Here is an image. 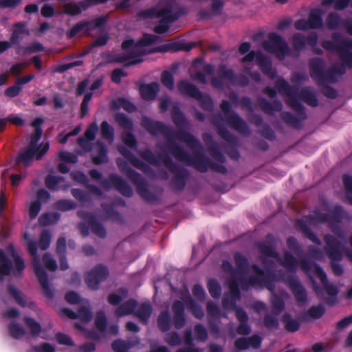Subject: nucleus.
Wrapping results in <instances>:
<instances>
[{
    "instance_id": "nucleus-61",
    "label": "nucleus",
    "mask_w": 352,
    "mask_h": 352,
    "mask_svg": "<svg viewBox=\"0 0 352 352\" xmlns=\"http://www.w3.org/2000/svg\"><path fill=\"white\" fill-rule=\"evenodd\" d=\"M72 178L78 182H85L86 180L85 175L80 172H75L72 174Z\"/></svg>"
},
{
    "instance_id": "nucleus-22",
    "label": "nucleus",
    "mask_w": 352,
    "mask_h": 352,
    "mask_svg": "<svg viewBox=\"0 0 352 352\" xmlns=\"http://www.w3.org/2000/svg\"><path fill=\"white\" fill-rule=\"evenodd\" d=\"M9 331L10 335L16 338H20L25 335V331L14 321L11 322Z\"/></svg>"
},
{
    "instance_id": "nucleus-50",
    "label": "nucleus",
    "mask_w": 352,
    "mask_h": 352,
    "mask_svg": "<svg viewBox=\"0 0 352 352\" xmlns=\"http://www.w3.org/2000/svg\"><path fill=\"white\" fill-rule=\"evenodd\" d=\"M8 120L17 126H21L24 124V121L22 118L18 115H11L8 116Z\"/></svg>"
},
{
    "instance_id": "nucleus-18",
    "label": "nucleus",
    "mask_w": 352,
    "mask_h": 352,
    "mask_svg": "<svg viewBox=\"0 0 352 352\" xmlns=\"http://www.w3.org/2000/svg\"><path fill=\"white\" fill-rule=\"evenodd\" d=\"M179 89L182 93L190 95L192 97H197L199 96L197 89L187 82H181L179 84Z\"/></svg>"
},
{
    "instance_id": "nucleus-40",
    "label": "nucleus",
    "mask_w": 352,
    "mask_h": 352,
    "mask_svg": "<svg viewBox=\"0 0 352 352\" xmlns=\"http://www.w3.org/2000/svg\"><path fill=\"white\" fill-rule=\"evenodd\" d=\"M25 32L24 25L21 23L16 24L14 26L13 34H12V40L13 41L16 40L21 34Z\"/></svg>"
},
{
    "instance_id": "nucleus-2",
    "label": "nucleus",
    "mask_w": 352,
    "mask_h": 352,
    "mask_svg": "<svg viewBox=\"0 0 352 352\" xmlns=\"http://www.w3.org/2000/svg\"><path fill=\"white\" fill-rule=\"evenodd\" d=\"M42 122L43 120L41 118H36L33 121L32 126L35 128V132L30 136L27 148L19 155L18 162L28 165L34 158L40 159L48 151L50 146L47 142H42L38 144L42 135V130L39 126Z\"/></svg>"
},
{
    "instance_id": "nucleus-35",
    "label": "nucleus",
    "mask_w": 352,
    "mask_h": 352,
    "mask_svg": "<svg viewBox=\"0 0 352 352\" xmlns=\"http://www.w3.org/2000/svg\"><path fill=\"white\" fill-rule=\"evenodd\" d=\"M50 243V235L46 232H43L39 242L41 248L43 250L47 249L49 247Z\"/></svg>"
},
{
    "instance_id": "nucleus-9",
    "label": "nucleus",
    "mask_w": 352,
    "mask_h": 352,
    "mask_svg": "<svg viewBox=\"0 0 352 352\" xmlns=\"http://www.w3.org/2000/svg\"><path fill=\"white\" fill-rule=\"evenodd\" d=\"M106 274V269L101 266L89 272L86 276L88 287L92 289H96L98 283L105 278Z\"/></svg>"
},
{
    "instance_id": "nucleus-52",
    "label": "nucleus",
    "mask_w": 352,
    "mask_h": 352,
    "mask_svg": "<svg viewBox=\"0 0 352 352\" xmlns=\"http://www.w3.org/2000/svg\"><path fill=\"white\" fill-rule=\"evenodd\" d=\"M34 352H54L55 350L52 346L49 344H43L38 347L34 349Z\"/></svg>"
},
{
    "instance_id": "nucleus-56",
    "label": "nucleus",
    "mask_w": 352,
    "mask_h": 352,
    "mask_svg": "<svg viewBox=\"0 0 352 352\" xmlns=\"http://www.w3.org/2000/svg\"><path fill=\"white\" fill-rule=\"evenodd\" d=\"M120 105L127 111H133L135 109V107L133 104L126 100L122 99L120 100Z\"/></svg>"
},
{
    "instance_id": "nucleus-38",
    "label": "nucleus",
    "mask_w": 352,
    "mask_h": 352,
    "mask_svg": "<svg viewBox=\"0 0 352 352\" xmlns=\"http://www.w3.org/2000/svg\"><path fill=\"white\" fill-rule=\"evenodd\" d=\"M41 204L38 201L32 203L29 207V214L32 218H34L39 212Z\"/></svg>"
},
{
    "instance_id": "nucleus-3",
    "label": "nucleus",
    "mask_w": 352,
    "mask_h": 352,
    "mask_svg": "<svg viewBox=\"0 0 352 352\" xmlns=\"http://www.w3.org/2000/svg\"><path fill=\"white\" fill-rule=\"evenodd\" d=\"M157 37L153 35H144L143 38L138 43H134L131 39H127L122 43V49L126 54L122 61H126V65H135L143 60L142 56L148 53L154 52L155 49L151 45L156 40Z\"/></svg>"
},
{
    "instance_id": "nucleus-41",
    "label": "nucleus",
    "mask_w": 352,
    "mask_h": 352,
    "mask_svg": "<svg viewBox=\"0 0 352 352\" xmlns=\"http://www.w3.org/2000/svg\"><path fill=\"white\" fill-rule=\"evenodd\" d=\"M118 123L123 127L130 128L131 122L123 114H118L116 117Z\"/></svg>"
},
{
    "instance_id": "nucleus-23",
    "label": "nucleus",
    "mask_w": 352,
    "mask_h": 352,
    "mask_svg": "<svg viewBox=\"0 0 352 352\" xmlns=\"http://www.w3.org/2000/svg\"><path fill=\"white\" fill-rule=\"evenodd\" d=\"M63 182V178L56 177L54 175H49L46 179V185L49 188L56 189L62 187L60 183Z\"/></svg>"
},
{
    "instance_id": "nucleus-30",
    "label": "nucleus",
    "mask_w": 352,
    "mask_h": 352,
    "mask_svg": "<svg viewBox=\"0 0 352 352\" xmlns=\"http://www.w3.org/2000/svg\"><path fill=\"white\" fill-rule=\"evenodd\" d=\"M158 324L162 331H166L169 327L168 314L166 312L162 313L159 316Z\"/></svg>"
},
{
    "instance_id": "nucleus-1",
    "label": "nucleus",
    "mask_w": 352,
    "mask_h": 352,
    "mask_svg": "<svg viewBox=\"0 0 352 352\" xmlns=\"http://www.w3.org/2000/svg\"><path fill=\"white\" fill-rule=\"evenodd\" d=\"M141 16L144 19H155L159 23L155 27L157 33L165 32L169 24L178 17L175 3L170 0H160L155 7L143 11Z\"/></svg>"
},
{
    "instance_id": "nucleus-28",
    "label": "nucleus",
    "mask_w": 352,
    "mask_h": 352,
    "mask_svg": "<svg viewBox=\"0 0 352 352\" xmlns=\"http://www.w3.org/2000/svg\"><path fill=\"white\" fill-rule=\"evenodd\" d=\"M208 290L213 297H218L220 295L221 289L218 283L214 280H210L208 283Z\"/></svg>"
},
{
    "instance_id": "nucleus-8",
    "label": "nucleus",
    "mask_w": 352,
    "mask_h": 352,
    "mask_svg": "<svg viewBox=\"0 0 352 352\" xmlns=\"http://www.w3.org/2000/svg\"><path fill=\"white\" fill-rule=\"evenodd\" d=\"M321 24V12L319 10H314L310 14L309 21L304 19L298 21L295 23V27L298 30H307L319 27Z\"/></svg>"
},
{
    "instance_id": "nucleus-63",
    "label": "nucleus",
    "mask_w": 352,
    "mask_h": 352,
    "mask_svg": "<svg viewBox=\"0 0 352 352\" xmlns=\"http://www.w3.org/2000/svg\"><path fill=\"white\" fill-rule=\"evenodd\" d=\"M34 76L32 74H30V75H28V76H25L23 77H21L17 79L16 82L21 87V85L25 84V83L30 82V80H32L34 78Z\"/></svg>"
},
{
    "instance_id": "nucleus-60",
    "label": "nucleus",
    "mask_w": 352,
    "mask_h": 352,
    "mask_svg": "<svg viewBox=\"0 0 352 352\" xmlns=\"http://www.w3.org/2000/svg\"><path fill=\"white\" fill-rule=\"evenodd\" d=\"M352 323V315L344 318L338 323V328H344Z\"/></svg>"
},
{
    "instance_id": "nucleus-59",
    "label": "nucleus",
    "mask_w": 352,
    "mask_h": 352,
    "mask_svg": "<svg viewBox=\"0 0 352 352\" xmlns=\"http://www.w3.org/2000/svg\"><path fill=\"white\" fill-rule=\"evenodd\" d=\"M80 131V126H76L74 131L71 133H67L64 138H59V142L61 143V144H65L67 140V138L69 137V136H72V135H77Z\"/></svg>"
},
{
    "instance_id": "nucleus-55",
    "label": "nucleus",
    "mask_w": 352,
    "mask_h": 352,
    "mask_svg": "<svg viewBox=\"0 0 352 352\" xmlns=\"http://www.w3.org/2000/svg\"><path fill=\"white\" fill-rule=\"evenodd\" d=\"M27 67L26 63L16 64L12 67L10 73L13 75H18L23 69Z\"/></svg>"
},
{
    "instance_id": "nucleus-44",
    "label": "nucleus",
    "mask_w": 352,
    "mask_h": 352,
    "mask_svg": "<svg viewBox=\"0 0 352 352\" xmlns=\"http://www.w3.org/2000/svg\"><path fill=\"white\" fill-rule=\"evenodd\" d=\"M91 98V94L87 93L85 94L84 100L81 104L82 116H85L87 113V105Z\"/></svg>"
},
{
    "instance_id": "nucleus-34",
    "label": "nucleus",
    "mask_w": 352,
    "mask_h": 352,
    "mask_svg": "<svg viewBox=\"0 0 352 352\" xmlns=\"http://www.w3.org/2000/svg\"><path fill=\"white\" fill-rule=\"evenodd\" d=\"M120 292L121 293V295L111 294L109 296V302L110 304L117 305L126 296V292L125 290H122Z\"/></svg>"
},
{
    "instance_id": "nucleus-25",
    "label": "nucleus",
    "mask_w": 352,
    "mask_h": 352,
    "mask_svg": "<svg viewBox=\"0 0 352 352\" xmlns=\"http://www.w3.org/2000/svg\"><path fill=\"white\" fill-rule=\"evenodd\" d=\"M96 326L100 331H104L106 329L107 320L104 314L102 312H98L96 318Z\"/></svg>"
},
{
    "instance_id": "nucleus-17",
    "label": "nucleus",
    "mask_w": 352,
    "mask_h": 352,
    "mask_svg": "<svg viewBox=\"0 0 352 352\" xmlns=\"http://www.w3.org/2000/svg\"><path fill=\"white\" fill-rule=\"evenodd\" d=\"M11 272L10 262L3 251L0 250V273L2 275L9 274Z\"/></svg>"
},
{
    "instance_id": "nucleus-20",
    "label": "nucleus",
    "mask_w": 352,
    "mask_h": 352,
    "mask_svg": "<svg viewBox=\"0 0 352 352\" xmlns=\"http://www.w3.org/2000/svg\"><path fill=\"white\" fill-rule=\"evenodd\" d=\"M151 313V308L148 304H143L137 311V316L143 321H146Z\"/></svg>"
},
{
    "instance_id": "nucleus-47",
    "label": "nucleus",
    "mask_w": 352,
    "mask_h": 352,
    "mask_svg": "<svg viewBox=\"0 0 352 352\" xmlns=\"http://www.w3.org/2000/svg\"><path fill=\"white\" fill-rule=\"evenodd\" d=\"M195 334H196L197 337L199 340H203L206 339V338L207 336V333H206V329L203 327H201L200 325H197L195 327Z\"/></svg>"
},
{
    "instance_id": "nucleus-49",
    "label": "nucleus",
    "mask_w": 352,
    "mask_h": 352,
    "mask_svg": "<svg viewBox=\"0 0 352 352\" xmlns=\"http://www.w3.org/2000/svg\"><path fill=\"white\" fill-rule=\"evenodd\" d=\"M65 299L69 303L75 304L78 302L80 297L74 292H68L65 296Z\"/></svg>"
},
{
    "instance_id": "nucleus-53",
    "label": "nucleus",
    "mask_w": 352,
    "mask_h": 352,
    "mask_svg": "<svg viewBox=\"0 0 352 352\" xmlns=\"http://www.w3.org/2000/svg\"><path fill=\"white\" fill-rule=\"evenodd\" d=\"M122 139L124 143L129 147H133L135 144L134 137L129 133L123 135Z\"/></svg>"
},
{
    "instance_id": "nucleus-58",
    "label": "nucleus",
    "mask_w": 352,
    "mask_h": 352,
    "mask_svg": "<svg viewBox=\"0 0 352 352\" xmlns=\"http://www.w3.org/2000/svg\"><path fill=\"white\" fill-rule=\"evenodd\" d=\"M166 341L171 345H177L179 344L180 339L177 335L173 333L166 338Z\"/></svg>"
},
{
    "instance_id": "nucleus-16",
    "label": "nucleus",
    "mask_w": 352,
    "mask_h": 352,
    "mask_svg": "<svg viewBox=\"0 0 352 352\" xmlns=\"http://www.w3.org/2000/svg\"><path fill=\"white\" fill-rule=\"evenodd\" d=\"M173 309L175 312V326L176 328H181L184 324V319L182 315L183 305L180 302H177L173 305Z\"/></svg>"
},
{
    "instance_id": "nucleus-54",
    "label": "nucleus",
    "mask_w": 352,
    "mask_h": 352,
    "mask_svg": "<svg viewBox=\"0 0 352 352\" xmlns=\"http://www.w3.org/2000/svg\"><path fill=\"white\" fill-rule=\"evenodd\" d=\"M285 327L288 331H295L299 327V324L294 320H287L285 322Z\"/></svg>"
},
{
    "instance_id": "nucleus-36",
    "label": "nucleus",
    "mask_w": 352,
    "mask_h": 352,
    "mask_svg": "<svg viewBox=\"0 0 352 352\" xmlns=\"http://www.w3.org/2000/svg\"><path fill=\"white\" fill-rule=\"evenodd\" d=\"M21 89V87L19 86V84H17V82H16L15 85L6 89V90L5 91V94L6 96L9 97H14L19 94Z\"/></svg>"
},
{
    "instance_id": "nucleus-45",
    "label": "nucleus",
    "mask_w": 352,
    "mask_h": 352,
    "mask_svg": "<svg viewBox=\"0 0 352 352\" xmlns=\"http://www.w3.org/2000/svg\"><path fill=\"white\" fill-rule=\"evenodd\" d=\"M180 49H181V47L179 46H178L177 45H176L175 43H167L166 45L161 46L160 47L159 50L162 51V52H168V51H177Z\"/></svg>"
},
{
    "instance_id": "nucleus-12",
    "label": "nucleus",
    "mask_w": 352,
    "mask_h": 352,
    "mask_svg": "<svg viewBox=\"0 0 352 352\" xmlns=\"http://www.w3.org/2000/svg\"><path fill=\"white\" fill-rule=\"evenodd\" d=\"M141 96L146 100L153 99L159 91V85L157 83L144 85L140 89Z\"/></svg>"
},
{
    "instance_id": "nucleus-21",
    "label": "nucleus",
    "mask_w": 352,
    "mask_h": 352,
    "mask_svg": "<svg viewBox=\"0 0 352 352\" xmlns=\"http://www.w3.org/2000/svg\"><path fill=\"white\" fill-rule=\"evenodd\" d=\"M101 133L104 139L107 140L109 142L113 141V129L105 121L102 122L101 124Z\"/></svg>"
},
{
    "instance_id": "nucleus-29",
    "label": "nucleus",
    "mask_w": 352,
    "mask_h": 352,
    "mask_svg": "<svg viewBox=\"0 0 352 352\" xmlns=\"http://www.w3.org/2000/svg\"><path fill=\"white\" fill-rule=\"evenodd\" d=\"M25 322L32 335H37L41 331V327L38 323L31 318H26Z\"/></svg>"
},
{
    "instance_id": "nucleus-4",
    "label": "nucleus",
    "mask_w": 352,
    "mask_h": 352,
    "mask_svg": "<svg viewBox=\"0 0 352 352\" xmlns=\"http://www.w3.org/2000/svg\"><path fill=\"white\" fill-rule=\"evenodd\" d=\"M29 252L34 256L33 266L35 273L38 276L40 283L43 287L45 294L47 296H51V292L49 289L48 283L47 281L46 274L44 270L38 265V256L36 255V245L35 243L30 241L28 244Z\"/></svg>"
},
{
    "instance_id": "nucleus-51",
    "label": "nucleus",
    "mask_w": 352,
    "mask_h": 352,
    "mask_svg": "<svg viewBox=\"0 0 352 352\" xmlns=\"http://www.w3.org/2000/svg\"><path fill=\"white\" fill-rule=\"evenodd\" d=\"M57 208L63 210H67L73 208L74 205L71 201L63 200L57 203Z\"/></svg>"
},
{
    "instance_id": "nucleus-48",
    "label": "nucleus",
    "mask_w": 352,
    "mask_h": 352,
    "mask_svg": "<svg viewBox=\"0 0 352 352\" xmlns=\"http://www.w3.org/2000/svg\"><path fill=\"white\" fill-rule=\"evenodd\" d=\"M126 74L121 69H115L112 72L111 78L113 82H119L122 77L125 76Z\"/></svg>"
},
{
    "instance_id": "nucleus-39",
    "label": "nucleus",
    "mask_w": 352,
    "mask_h": 352,
    "mask_svg": "<svg viewBox=\"0 0 352 352\" xmlns=\"http://www.w3.org/2000/svg\"><path fill=\"white\" fill-rule=\"evenodd\" d=\"M43 261L45 265V267L51 270L54 271L57 268V265L56 261L50 258L49 255H45L43 256Z\"/></svg>"
},
{
    "instance_id": "nucleus-43",
    "label": "nucleus",
    "mask_w": 352,
    "mask_h": 352,
    "mask_svg": "<svg viewBox=\"0 0 352 352\" xmlns=\"http://www.w3.org/2000/svg\"><path fill=\"white\" fill-rule=\"evenodd\" d=\"M64 11L69 14L74 15L80 12V9L78 6L72 4H67L65 6Z\"/></svg>"
},
{
    "instance_id": "nucleus-26",
    "label": "nucleus",
    "mask_w": 352,
    "mask_h": 352,
    "mask_svg": "<svg viewBox=\"0 0 352 352\" xmlns=\"http://www.w3.org/2000/svg\"><path fill=\"white\" fill-rule=\"evenodd\" d=\"M8 251L12 254V258L14 260V270L16 272H19L21 270H23V268H24V263H23V260L19 256H16L14 253L13 249L12 248L8 249Z\"/></svg>"
},
{
    "instance_id": "nucleus-5",
    "label": "nucleus",
    "mask_w": 352,
    "mask_h": 352,
    "mask_svg": "<svg viewBox=\"0 0 352 352\" xmlns=\"http://www.w3.org/2000/svg\"><path fill=\"white\" fill-rule=\"evenodd\" d=\"M306 271L313 280L315 281V278H318L325 292L329 295H335L337 293L336 287L328 284L326 278V275L322 270L316 264H309L308 267H305Z\"/></svg>"
},
{
    "instance_id": "nucleus-57",
    "label": "nucleus",
    "mask_w": 352,
    "mask_h": 352,
    "mask_svg": "<svg viewBox=\"0 0 352 352\" xmlns=\"http://www.w3.org/2000/svg\"><path fill=\"white\" fill-rule=\"evenodd\" d=\"M54 13L53 8L49 5H45L41 9V14L45 17L52 16Z\"/></svg>"
},
{
    "instance_id": "nucleus-31",
    "label": "nucleus",
    "mask_w": 352,
    "mask_h": 352,
    "mask_svg": "<svg viewBox=\"0 0 352 352\" xmlns=\"http://www.w3.org/2000/svg\"><path fill=\"white\" fill-rule=\"evenodd\" d=\"M96 148L99 152L98 156H94L93 157V161L95 164H100L105 161L106 160V150L100 144H98L96 146Z\"/></svg>"
},
{
    "instance_id": "nucleus-32",
    "label": "nucleus",
    "mask_w": 352,
    "mask_h": 352,
    "mask_svg": "<svg viewBox=\"0 0 352 352\" xmlns=\"http://www.w3.org/2000/svg\"><path fill=\"white\" fill-rule=\"evenodd\" d=\"M56 339L57 342L60 344L72 346L74 343L72 339L67 335L63 333H57L56 335Z\"/></svg>"
},
{
    "instance_id": "nucleus-62",
    "label": "nucleus",
    "mask_w": 352,
    "mask_h": 352,
    "mask_svg": "<svg viewBox=\"0 0 352 352\" xmlns=\"http://www.w3.org/2000/svg\"><path fill=\"white\" fill-rule=\"evenodd\" d=\"M19 2V0H0V6L2 7H13Z\"/></svg>"
},
{
    "instance_id": "nucleus-64",
    "label": "nucleus",
    "mask_w": 352,
    "mask_h": 352,
    "mask_svg": "<svg viewBox=\"0 0 352 352\" xmlns=\"http://www.w3.org/2000/svg\"><path fill=\"white\" fill-rule=\"evenodd\" d=\"M343 182L346 189L349 191L352 190V177L349 175L343 177Z\"/></svg>"
},
{
    "instance_id": "nucleus-15",
    "label": "nucleus",
    "mask_w": 352,
    "mask_h": 352,
    "mask_svg": "<svg viewBox=\"0 0 352 352\" xmlns=\"http://www.w3.org/2000/svg\"><path fill=\"white\" fill-rule=\"evenodd\" d=\"M97 129L98 127L96 124L90 125L85 133V138L78 140V143L81 147L86 148L87 142L94 140Z\"/></svg>"
},
{
    "instance_id": "nucleus-7",
    "label": "nucleus",
    "mask_w": 352,
    "mask_h": 352,
    "mask_svg": "<svg viewBox=\"0 0 352 352\" xmlns=\"http://www.w3.org/2000/svg\"><path fill=\"white\" fill-rule=\"evenodd\" d=\"M103 23V20L98 19L92 22L87 23H80L76 25L68 34L69 38L76 36H82L87 34H89L91 29L98 27Z\"/></svg>"
},
{
    "instance_id": "nucleus-27",
    "label": "nucleus",
    "mask_w": 352,
    "mask_h": 352,
    "mask_svg": "<svg viewBox=\"0 0 352 352\" xmlns=\"http://www.w3.org/2000/svg\"><path fill=\"white\" fill-rule=\"evenodd\" d=\"M131 345L124 341L117 340L112 344V348L116 352H126Z\"/></svg>"
},
{
    "instance_id": "nucleus-37",
    "label": "nucleus",
    "mask_w": 352,
    "mask_h": 352,
    "mask_svg": "<svg viewBox=\"0 0 352 352\" xmlns=\"http://www.w3.org/2000/svg\"><path fill=\"white\" fill-rule=\"evenodd\" d=\"M60 158L65 162L76 163L77 162V157L67 152H60L59 153Z\"/></svg>"
},
{
    "instance_id": "nucleus-46",
    "label": "nucleus",
    "mask_w": 352,
    "mask_h": 352,
    "mask_svg": "<svg viewBox=\"0 0 352 352\" xmlns=\"http://www.w3.org/2000/svg\"><path fill=\"white\" fill-rule=\"evenodd\" d=\"M323 314L324 309L320 306L312 307L309 311L310 316L315 318L322 316Z\"/></svg>"
},
{
    "instance_id": "nucleus-14",
    "label": "nucleus",
    "mask_w": 352,
    "mask_h": 352,
    "mask_svg": "<svg viewBox=\"0 0 352 352\" xmlns=\"http://www.w3.org/2000/svg\"><path fill=\"white\" fill-rule=\"evenodd\" d=\"M236 315L239 320L241 322V324L238 328L239 333L242 335L249 333L250 327L246 323H245L248 320L246 314L242 309L237 308L236 309Z\"/></svg>"
},
{
    "instance_id": "nucleus-42",
    "label": "nucleus",
    "mask_w": 352,
    "mask_h": 352,
    "mask_svg": "<svg viewBox=\"0 0 352 352\" xmlns=\"http://www.w3.org/2000/svg\"><path fill=\"white\" fill-rule=\"evenodd\" d=\"M9 294L14 298L16 301L19 305H23V298L20 292H19L15 288L11 287L9 288Z\"/></svg>"
},
{
    "instance_id": "nucleus-11",
    "label": "nucleus",
    "mask_w": 352,
    "mask_h": 352,
    "mask_svg": "<svg viewBox=\"0 0 352 352\" xmlns=\"http://www.w3.org/2000/svg\"><path fill=\"white\" fill-rule=\"evenodd\" d=\"M261 342L260 337L254 336L250 339H239L236 341V347L239 349H246L249 348L256 349L258 348Z\"/></svg>"
},
{
    "instance_id": "nucleus-19",
    "label": "nucleus",
    "mask_w": 352,
    "mask_h": 352,
    "mask_svg": "<svg viewBox=\"0 0 352 352\" xmlns=\"http://www.w3.org/2000/svg\"><path fill=\"white\" fill-rule=\"evenodd\" d=\"M135 302L133 300L128 301L126 303L122 305L116 311L118 316L128 315L133 312L135 307Z\"/></svg>"
},
{
    "instance_id": "nucleus-13",
    "label": "nucleus",
    "mask_w": 352,
    "mask_h": 352,
    "mask_svg": "<svg viewBox=\"0 0 352 352\" xmlns=\"http://www.w3.org/2000/svg\"><path fill=\"white\" fill-rule=\"evenodd\" d=\"M256 58V60L258 62V64L261 66V69L265 73L268 72V69L271 68V64L267 60H263L260 54H256L254 52H250L248 55H246L243 58V62L252 61L254 58Z\"/></svg>"
},
{
    "instance_id": "nucleus-10",
    "label": "nucleus",
    "mask_w": 352,
    "mask_h": 352,
    "mask_svg": "<svg viewBox=\"0 0 352 352\" xmlns=\"http://www.w3.org/2000/svg\"><path fill=\"white\" fill-rule=\"evenodd\" d=\"M60 314L63 316L68 317L69 318H79L83 323L89 322L91 319V314L87 309H82L78 311V314L67 309H63L60 311Z\"/></svg>"
},
{
    "instance_id": "nucleus-24",
    "label": "nucleus",
    "mask_w": 352,
    "mask_h": 352,
    "mask_svg": "<svg viewBox=\"0 0 352 352\" xmlns=\"http://www.w3.org/2000/svg\"><path fill=\"white\" fill-rule=\"evenodd\" d=\"M58 219L56 214H44L39 218V222L43 226H47L55 223Z\"/></svg>"
},
{
    "instance_id": "nucleus-33",
    "label": "nucleus",
    "mask_w": 352,
    "mask_h": 352,
    "mask_svg": "<svg viewBox=\"0 0 352 352\" xmlns=\"http://www.w3.org/2000/svg\"><path fill=\"white\" fill-rule=\"evenodd\" d=\"M162 83L168 88H172L173 86V78L170 73L164 72L162 74Z\"/></svg>"
},
{
    "instance_id": "nucleus-6",
    "label": "nucleus",
    "mask_w": 352,
    "mask_h": 352,
    "mask_svg": "<svg viewBox=\"0 0 352 352\" xmlns=\"http://www.w3.org/2000/svg\"><path fill=\"white\" fill-rule=\"evenodd\" d=\"M265 47L267 51L275 53L280 58L287 52L286 43L275 34L269 35V41L265 43Z\"/></svg>"
}]
</instances>
